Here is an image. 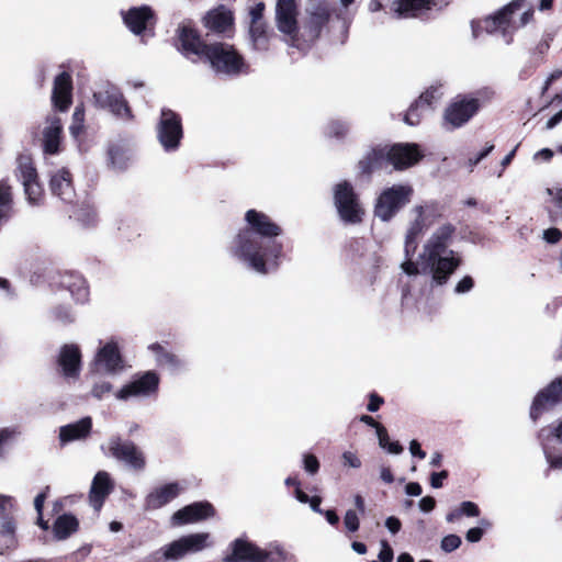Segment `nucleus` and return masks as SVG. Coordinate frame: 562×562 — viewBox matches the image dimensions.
<instances>
[{
    "label": "nucleus",
    "mask_w": 562,
    "mask_h": 562,
    "mask_svg": "<svg viewBox=\"0 0 562 562\" xmlns=\"http://www.w3.org/2000/svg\"><path fill=\"white\" fill-rule=\"evenodd\" d=\"M493 149H494V145L490 144V145H486V147L483 150H481L479 154H476L473 157H470L469 166L471 167V169L474 166H476L481 160H483L485 157H487L492 153Z\"/></svg>",
    "instance_id": "obj_59"
},
{
    "label": "nucleus",
    "mask_w": 562,
    "mask_h": 562,
    "mask_svg": "<svg viewBox=\"0 0 562 562\" xmlns=\"http://www.w3.org/2000/svg\"><path fill=\"white\" fill-rule=\"evenodd\" d=\"M106 110H109L115 117L124 122H132L134 120L132 109L130 108L122 92L114 97Z\"/></svg>",
    "instance_id": "obj_36"
},
{
    "label": "nucleus",
    "mask_w": 562,
    "mask_h": 562,
    "mask_svg": "<svg viewBox=\"0 0 562 562\" xmlns=\"http://www.w3.org/2000/svg\"><path fill=\"white\" fill-rule=\"evenodd\" d=\"M203 60L209 61L215 72L227 76L239 74L244 66L241 56L226 43L210 44Z\"/></svg>",
    "instance_id": "obj_7"
},
{
    "label": "nucleus",
    "mask_w": 562,
    "mask_h": 562,
    "mask_svg": "<svg viewBox=\"0 0 562 562\" xmlns=\"http://www.w3.org/2000/svg\"><path fill=\"white\" fill-rule=\"evenodd\" d=\"M63 136V123L59 116L50 114L46 117L42 131V145L45 154L56 155L59 151Z\"/></svg>",
    "instance_id": "obj_22"
},
{
    "label": "nucleus",
    "mask_w": 562,
    "mask_h": 562,
    "mask_svg": "<svg viewBox=\"0 0 562 562\" xmlns=\"http://www.w3.org/2000/svg\"><path fill=\"white\" fill-rule=\"evenodd\" d=\"M246 226L227 245L228 256L259 274L276 271L283 257V244L278 239L282 228L266 213L248 210Z\"/></svg>",
    "instance_id": "obj_2"
},
{
    "label": "nucleus",
    "mask_w": 562,
    "mask_h": 562,
    "mask_svg": "<svg viewBox=\"0 0 562 562\" xmlns=\"http://www.w3.org/2000/svg\"><path fill=\"white\" fill-rule=\"evenodd\" d=\"M426 108L416 100L408 109L404 116V122L411 126H415L419 123L422 114Z\"/></svg>",
    "instance_id": "obj_45"
},
{
    "label": "nucleus",
    "mask_w": 562,
    "mask_h": 562,
    "mask_svg": "<svg viewBox=\"0 0 562 562\" xmlns=\"http://www.w3.org/2000/svg\"><path fill=\"white\" fill-rule=\"evenodd\" d=\"M278 30L294 38L297 33L296 7L294 0H278L276 7Z\"/></svg>",
    "instance_id": "obj_21"
},
{
    "label": "nucleus",
    "mask_w": 562,
    "mask_h": 562,
    "mask_svg": "<svg viewBox=\"0 0 562 562\" xmlns=\"http://www.w3.org/2000/svg\"><path fill=\"white\" fill-rule=\"evenodd\" d=\"M91 429V417H83L78 422L61 426L59 428V441L64 446L76 440H83L90 435Z\"/></svg>",
    "instance_id": "obj_27"
},
{
    "label": "nucleus",
    "mask_w": 562,
    "mask_h": 562,
    "mask_svg": "<svg viewBox=\"0 0 562 562\" xmlns=\"http://www.w3.org/2000/svg\"><path fill=\"white\" fill-rule=\"evenodd\" d=\"M50 191L65 203H72L76 193L72 187L70 172L63 168L50 177Z\"/></svg>",
    "instance_id": "obj_26"
},
{
    "label": "nucleus",
    "mask_w": 562,
    "mask_h": 562,
    "mask_svg": "<svg viewBox=\"0 0 562 562\" xmlns=\"http://www.w3.org/2000/svg\"><path fill=\"white\" fill-rule=\"evenodd\" d=\"M19 435L14 427H5L0 429V458H3L8 448Z\"/></svg>",
    "instance_id": "obj_44"
},
{
    "label": "nucleus",
    "mask_w": 562,
    "mask_h": 562,
    "mask_svg": "<svg viewBox=\"0 0 562 562\" xmlns=\"http://www.w3.org/2000/svg\"><path fill=\"white\" fill-rule=\"evenodd\" d=\"M250 37L252 46L257 50H267L270 34L267 30L266 23L250 24Z\"/></svg>",
    "instance_id": "obj_38"
},
{
    "label": "nucleus",
    "mask_w": 562,
    "mask_h": 562,
    "mask_svg": "<svg viewBox=\"0 0 562 562\" xmlns=\"http://www.w3.org/2000/svg\"><path fill=\"white\" fill-rule=\"evenodd\" d=\"M108 454L124 462L133 470L142 471L145 469L146 460L142 450L130 440H122L119 436L111 437L106 442Z\"/></svg>",
    "instance_id": "obj_13"
},
{
    "label": "nucleus",
    "mask_w": 562,
    "mask_h": 562,
    "mask_svg": "<svg viewBox=\"0 0 562 562\" xmlns=\"http://www.w3.org/2000/svg\"><path fill=\"white\" fill-rule=\"evenodd\" d=\"M408 216L404 238L405 260L401 268L408 276L429 274L436 284L447 283L450 276L461 265L459 254L450 249L457 229L456 226L451 223L438 226L423 245L418 259L414 261L413 257L419 239L435 220L441 216V212L437 202L427 201L412 207Z\"/></svg>",
    "instance_id": "obj_1"
},
{
    "label": "nucleus",
    "mask_w": 562,
    "mask_h": 562,
    "mask_svg": "<svg viewBox=\"0 0 562 562\" xmlns=\"http://www.w3.org/2000/svg\"><path fill=\"white\" fill-rule=\"evenodd\" d=\"M120 92L121 91L113 86H108L104 89L98 90L93 92L92 95L93 104L99 109L106 110L114 97L119 95Z\"/></svg>",
    "instance_id": "obj_39"
},
{
    "label": "nucleus",
    "mask_w": 562,
    "mask_h": 562,
    "mask_svg": "<svg viewBox=\"0 0 562 562\" xmlns=\"http://www.w3.org/2000/svg\"><path fill=\"white\" fill-rule=\"evenodd\" d=\"M60 286L69 292L76 303H86L89 297V288L81 274L69 272L63 276Z\"/></svg>",
    "instance_id": "obj_28"
},
{
    "label": "nucleus",
    "mask_w": 562,
    "mask_h": 562,
    "mask_svg": "<svg viewBox=\"0 0 562 562\" xmlns=\"http://www.w3.org/2000/svg\"><path fill=\"white\" fill-rule=\"evenodd\" d=\"M156 137L166 153L177 151L183 137L181 116L170 109H161L156 125Z\"/></svg>",
    "instance_id": "obj_9"
},
{
    "label": "nucleus",
    "mask_w": 562,
    "mask_h": 562,
    "mask_svg": "<svg viewBox=\"0 0 562 562\" xmlns=\"http://www.w3.org/2000/svg\"><path fill=\"white\" fill-rule=\"evenodd\" d=\"M15 504L12 497L0 495V519L14 514Z\"/></svg>",
    "instance_id": "obj_50"
},
{
    "label": "nucleus",
    "mask_w": 562,
    "mask_h": 562,
    "mask_svg": "<svg viewBox=\"0 0 562 562\" xmlns=\"http://www.w3.org/2000/svg\"><path fill=\"white\" fill-rule=\"evenodd\" d=\"M380 546L381 550L379 552V560L381 562H392L394 553L389 542L386 540H381Z\"/></svg>",
    "instance_id": "obj_57"
},
{
    "label": "nucleus",
    "mask_w": 562,
    "mask_h": 562,
    "mask_svg": "<svg viewBox=\"0 0 562 562\" xmlns=\"http://www.w3.org/2000/svg\"><path fill=\"white\" fill-rule=\"evenodd\" d=\"M532 10L527 9L524 0L513 1L495 15L486 18L482 27L487 33L501 32L506 44L512 42V34L525 26L532 18Z\"/></svg>",
    "instance_id": "obj_4"
},
{
    "label": "nucleus",
    "mask_w": 562,
    "mask_h": 562,
    "mask_svg": "<svg viewBox=\"0 0 562 562\" xmlns=\"http://www.w3.org/2000/svg\"><path fill=\"white\" fill-rule=\"evenodd\" d=\"M16 520L14 514L0 519V535L3 537L7 548L16 546Z\"/></svg>",
    "instance_id": "obj_37"
},
{
    "label": "nucleus",
    "mask_w": 562,
    "mask_h": 562,
    "mask_svg": "<svg viewBox=\"0 0 562 562\" xmlns=\"http://www.w3.org/2000/svg\"><path fill=\"white\" fill-rule=\"evenodd\" d=\"M78 519L71 514H64L57 517L53 526V532L57 540H65L77 531Z\"/></svg>",
    "instance_id": "obj_35"
},
{
    "label": "nucleus",
    "mask_w": 562,
    "mask_h": 562,
    "mask_svg": "<svg viewBox=\"0 0 562 562\" xmlns=\"http://www.w3.org/2000/svg\"><path fill=\"white\" fill-rule=\"evenodd\" d=\"M58 366L66 379H77L81 369V351L75 344H67L60 348Z\"/></svg>",
    "instance_id": "obj_24"
},
{
    "label": "nucleus",
    "mask_w": 562,
    "mask_h": 562,
    "mask_svg": "<svg viewBox=\"0 0 562 562\" xmlns=\"http://www.w3.org/2000/svg\"><path fill=\"white\" fill-rule=\"evenodd\" d=\"M562 401V378L552 381L546 389L540 391L535 397L531 408L530 417L537 420L538 417Z\"/></svg>",
    "instance_id": "obj_15"
},
{
    "label": "nucleus",
    "mask_w": 562,
    "mask_h": 562,
    "mask_svg": "<svg viewBox=\"0 0 562 562\" xmlns=\"http://www.w3.org/2000/svg\"><path fill=\"white\" fill-rule=\"evenodd\" d=\"M476 99H461L454 101L445 112V122L452 128L460 127L467 123L479 110Z\"/></svg>",
    "instance_id": "obj_19"
},
{
    "label": "nucleus",
    "mask_w": 562,
    "mask_h": 562,
    "mask_svg": "<svg viewBox=\"0 0 562 562\" xmlns=\"http://www.w3.org/2000/svg\"><path fill=\"white\" fill-rule=\"evenodd\" d=\"M263 11H265V3L259 2L256 5H254L249 11L250 24L265 23L262 21Z\"/></svg>",
    "instance_id": "obj_56"
},
{
    "label": "nucleus",
    "mask_w": 562,
    "mask_h": 562,
    "mask_svg": "<svg viewBox=\"0 0 562 562\" xmlns=\"http://www.w3.org/2000/svg\"><path fill=\"white\" fill-rule=\"evenodd\" d=\"M205 26L215 33H225L233 24L232 13L224 7L210 11L204 18Z\"/></svg>",
    "instance_id": "obj_32"
},
{
    "label": "nucleus",
    "mask_w": 562,
    "mask_h": 562,
    "mask_svg": "<svg viewBox=\"0 0 562 562\" xmlns=\"http://www.w3.org/2000/svg\"><path fill=\"white\" fill-rule=\"evenodd\" d=\"M123 19L133 33L139 34L150 24L153 12L149 7L132 8L124 14Z\"/></svg>",
    "instance_id": "obj_31"
},
{
    "label": "nucleus",
    "mask_w": 562,
    "mask_h": 562,
    "mask_svg": "<svg viewBox=\"0 0 562 562\" xmlns=\"http://www.w3.org/2000/svg\"><path fill=\"white\" fill-rule=\"evenodd\" d=\"M213 544L209 532L183 536L153 552L147 562L177 561L189 553H196Z\"/></svg>",
    "instance_id": "obj_5"
},
{
    "label": "nucleus",
    "mask_w": 562,
    "mask_h": 562,
    "mask_svg": "<svg viewBox=\"0 0 562 562\" xmlns=\"http://www.w3.org/2000/svg\"><path fill=\"white\" fill-rule=\"evenodd\" d=\"M448 477V471L432 472L430 475V485L434 488H440L443 480Z\"/></svg>",
    "instance_id": "obj_60"
},
{
    "label": "nucleus",
    "mask_w": 562,
    "mask_h": 562,
    "mask_svg": "<svg viewBox=\"0 0 562 562\" xmlns=\"http://www.w3.org/2000/svg\"><path fill=\"white\" fill-rule=\"evenodd\" d=\"M457 508L459 510L460 517H477L480 515L479 506L470 501L462 502Z\"/></svg>",
    "instance_id": "obj_51"
},
{
    "label": "nucleus",
    "mask_w": 562,
    "mask_h": 562,
    "mask_svg": "<svg viewBox=\"0 0 562 562\" xmlns=\"http://www.w3.org/2000/svg\"><path fill=\"white\" fill-rule=\"evenodd\" d=\"M55 319L63 324H70L75 321V313L68 305H60L53 310Z\"/></svg>",
    "instance_id": "obj_47"
},
{
    "label": "nucleus",
    "mask_w": 562,
    "mask_h": 562,
    "mask_svg": "<svg viewBox=\"0 0 562 562\" xmlns=\"http://www.w3.org/2000/svg\"><path fill=\"white\" fill-rule=\"evenodd\" d=\"M552 41V37L550 34H547L536 46L535 48V53L533 54H538L539 56H542L544 55L548 49L550 48V43Z\"/></svg>",
    "instance_id": "obj_62"
},
{
    "label": "nucleus",
    "mask_w": 562,
    "mask_h": 562,
    "mask_svg": "<svg viewBox=\"0 0 562 562\" xmlns=\"http://www.w3.org/2000/svg\"><path fill=\"white\" fill-rule=\"evenodd\" d=\"M539 439L550 468L562 470V454H559L562 445V422L555 428L541 429Z\"/></svg>",
    "instance_id": "obj_14"
},
{
    "label": "nucleus",
    "mask_w": 562,
    "mask_h": 562,
    "mask_svg": "<svg viewBox=\"0 0 562 562\" xmlns=\"http://www.w3.org/2000/svg\"><path fill=\"white\" fill-rule=\"evenodd\" d=\"M344 524L348 531L355 532L359 529L360 521L355 510L349 509L346 512L344 517Z\"/></svg>",
    "instance_id": "obj_53"
},
{
    "label": "nucleus",
    "mask_w": 562,
    "mask_h": 562,
    "mask_svg": "<svg viewBox=\"0 0 562 562\" xmlns=\"http://www.w3.org/2000/svg\"><path fill=\"white\" fill-rule=\"evenodd\" d=\"M214 515L213 506L207 502H198L184 506L171 516L173 526H183L193 524L212 517Z\"/></svg>",
    "instance_id": "obj_20"
},
{
    "label": "nucleus",
    "mask_w": 562,
    "mask_h": 562,
    "mask_svg": "<svg viewBox=\"0 0 562 562\" xmlns=\"http://www.w3.org/2000/svg\"><path fill=\"white\" fill-rule=\"evenodd\" d=\"M334 202L342 222L358 224L362 221L364 211L349 182L341 181L334 187Z\"/></svg>",
    "instance_id": "obj_12"
},
{
    "label": "nucleus",
    "mask_w": 562,
    "mask_h": 562,
    "mask_svg": "<svg viewBox=\"0 0 562 562\" xmlns=\"http://www.w3.org/2000/svg\"><path fill=\"white\" fill-rule=\"evenodd\" d=\"M436 5V0H396L393 2V11L398 18H413Z\"/></svg>",
    "instance_id": "obj_30"
},
{
    "label": "nucleus",
    "mask_w": 562,
    "mask_h": 562,
    "mask_svg": "<svg viewBox=\"0 0 562 562\" xmlns=\"http://www.w3.org/2000/svg\"><path fill=\"white\" fill-rule=\"evenodd\" d=\"M383 403H384V400L381 396H379L375 393H371L369 396V403H368L367 409L371 413H374L381 407V405Z\"/></svg>",
    "instance_id": "obj_61"
},
{
    "label": "nucleus",
    "mask_w": 562,
    "mask_h": 562,
    "mask_svg": "<svg viewBox=\"0 0 562 562\" xmlns=\"http://www.w3.org/2000/svg\"><path fill=\"white\" fill-rule=\"evenodd\" d=\"M183 491L179 482H170L153 488L144 499L145 510L161 508L177 498Z\"/></svg>",
    "instance_id": "obj_18"
},
{
    "label": "nucleus",
    "mask_w": 562,
    "mask_h": 562,
    "mask_svg": "<svg viewBox=\"0 0 562 562\" xmlns=\"http://www.w3.org/2000/svg\"><path fill=\"white\" fill-rule=\"evenodd\" d=\"M112 389L113 385L108 381L95 382L91 389V395L97 400H102Z\"/></svg>",
    "instance_id": "obj_49"
},
{
    "label": "nucleus",
    "mask_w": 562,
    "mask_h": 562,
    "mask_svg": "<svg viewBox=\"0 0 562 562\" xmlns=\"http://www.w3.org/2000/svg\"><path fill=\"white\" fill-rule=\"evenodd\" d=\"M341 458L345 467H349L352 469H359L361 467V460L352 451H345Z\"/></svg>",
    "instance_id": "obj_55"
},
{
    "label": "nucleus",
    "mask_w": 562,
    "mask_h": 562,
    "mask_svg": "<svg viewBox=\"0 0 562 562\" xmlns=\"http://www.w3.org/2000/svg\"><path fill=\"white\" fill-rule=\"evenodd\" d=\"M442 95L441 87L431 86L418 98L419 103L425 108H429L434 102L438 101Z\"/></svg>",
    "instance_id": "obj_46"
},
{
    "label": "nucleus",
    "mask_w": 562,
    "mask_h": 562,
    "mask_svg": "<svg viewBox=\"0 0 562 562\" xmlns=\"http://www.w3.org/2000/svg\"><path fill=\"white\" fill-rule=\"evenodd\" d=\"M52 102L56 110L66 112L72 103V79L63 71L54 80Z\"/></svg>",
    "instance_id": "obj_23"
},
{
    "label": "nucleus",
    "mask_w": 562,
    "mask_h": 562,
    "mask_svg": "<svg viewBox=\"0 0 562 562\" xmlns=\"http://www.w3.org/2000/svg\"><path fill=\"white\" fill-rule=\"evenodd\" d=\"M83 131H85V108L82 104H79L75 108V111L72 113L71 124L69 126V133L75 139H78V137L83 133Z\"/></svg>",
    "instance_id": "obj_42"
},
{
    "label": "nucleus",
    "mask_w": 562,
    "mask_h": 562,
    "mask_svg": "<svg viewBox=\"0 0 562 562\" xmlns=\"http://www.w3.org/2000/svg\"><path fill=\"white\" fill-rule=\"evenodd\" d=\"M133 161L132 150L122 144H111L106 151V165L114 171H125Z\"/></svg>",
    "instance_id": "obj_29"
},
{
    "label": "nucleus",
    "mask_w": 562,
    "mask_h": 562,
    "mask_svg": "<svg viewBox=\"0 0 562 562\" xmlns=\"http://www.w3.org/2000/svg\"><path fill=\"white\" fill-rule=\"evenodd\" d=\"M12 209V194L10 187L0 182V223L10 216Z\"/></svg>",
    "instance_id": "obj_41"
},
{
    "label": "nucleus",
    "mask_w": 562,
    "mask_h": 562,
    "mask_svg": "<svg viewBox=\"0 0 562 562\" xmlns=\"http://www.w3.org/2000/svg\"><path fill=\"white\" fill-rule=\"evenodd\" d=\"M474 286V281L470 276L463 277L456 285L454 293L465 294L470 292Z\"/></svg>",
    "instance_id": "obj_54"
},
{
    "label": "nucleus",
    "mask_w": 562,
    "mask_h": 562,
    "mask_svg": "<svg viewBox=\"0 0 562 562\" xmlns=\"http://www.w3.org/2000/svg\"><path fill=\"white\" fill-rule=\"evenodd\" d=\"M113 490V482L105 471H99L92 481L91 488L89 492L90 505L95 512H99L103 506L105 498Z\"/></svg>",
    "instance_id": "obj_25"
},
{
    "label": "nucleus",
    "mask_w": 562,
    "mask_h": 562,
    "mask_svg": "<svg viewBox=\"0 0 562 562\" xmlns=\"http://www.w3.org/2000/svg\"><path fill=\"white\" fill-rule=\"evenodd\" d=\"M76 220L85 227L94 226L97 223L95 210L89 205L82 206L75 212Z\"/></svg>",
    "instance_id": "obj_43"
},
{
    "label": "nucleus",
    "mask_w": 562,
    "mask_h": 562,
    "mask_svg": "<svg viewBox=\"0 0 562 562\" xmlns=\"http://www.w3.org/2000/svg\"><path fill=\"white\" fill-rule=\"evenodd\" d=\"M385 527L391 533L395 535L401 530L402 522L397 517L390 516L385 520Z\"/></svg>",
    "instance_id": "obj_63"
},
{
    "label": "nucleus",
    "mask_w": 562,
    "mask_h": 562,
    "mask_svg": "<svg viewBox=\"0 0 562 562\" xmlns=\"http://www.w3.org/2000/svg\"><path fill=\"white\" fill-rule=\"evenodd\" d=\"M413 188L408 184H395L384 189L374 206V214L383 222L390 221L394 215L411 201Z\"/></svg>",
    "instance_id": "obj_10"
},
{
    "label": "nucleus",
    "mask_w": 562,
    "mask_h": 562,
    "mask_svg": "<svg viewBox=\"0 0 562 562\" xmlns=\"http://www.w3.org/2000/svg\"><path fill=\"white\" fill-rule=\"evenodd\" d=\"M178 49L192 60H203L204 52L210 46L201 41L198 33L190 26L182 25L177 31Z\"/></svg>",
    "instance_id": "obj_16"
},
{
    "label": "nucleus",
    "mask_w": 562,
    "mask_h": 562,
    "mask_svg": "<svg viewBox=\"0 0 562 562\" xmlns=\"http://www.w3.org/2000/svg\"><path fill=\"white\" fill-rule=\"evenodd\" d=\"M542 237L548 244L554 245L561 240L562 232L559 228L551 227L543 231Z\"/></svg>",
    "instance_id": "obj_58"
},
{
    "label": "nucleus",
    "mask_w": 562,
    "mask_h": 562,
    "mask_svg": "<svg viewBox=\"0 0 562 562\" xmlns=\"http://www.w3.org/2000/svg\"><path fill=\"white\" fill-rule=\"evenodd\" d=\"M16 177L21 180L30 203L35 204L42 196V188L37 181V173L30 158L20 157L18 160Z\"/></svg>",
    "instance_id": "obj_17"
},
{
    "label": "nucleus",
    "mask_w": 562,
    "mask_h": 562,
    "mask_svg": "<svg viewBox=\"0 0 562 562\" xmlns=\"http://www.w3.org/2000/svg\"><path fill=\"white\" fill-rule=\"evenodd\" d=\"M155 357L157 366L170 371H177L184 366V362L175 353L168 351L159 344H153L148 347Z\"/></svg>",
    "instance_id": "obj_33"
},
{
    "label": "nucleus",
    "mask_w": 562,
    "mask_h": 562,
    "mask_svg": "<svg viewBox=\"0 0 562 562\" xmlns=\"http://www.w3.org/2000/svg\"><path fill=\"white\" fill-rule=\"evenodd\" d=\"M231 552L224 558V562H285L286 552L278 544L262 550L255 543L238 538L229 544Z\"/></svg>",
    "instance_id": "obj_6"
},
{
    "label": "nucleus",
    "mask_w": 562,
    "mask_h": 562,
    "mask_svg": "<svg viewBox=\"0 0 562 562\" xmlns=\"http://www.w3.org/2000/svg\"><path fill=\"white\" fill-rule=\"evenodd\" d=\"M159 383L160 378L155 371L137 373L115 393V398L126 402L154 397L158 393Z\"/></svg>",
    "instance_id": "obj_8"
},
{
    "label": "nucleus",
    "mask_w": 562,
    "mask_h": 562,
    "mask_svg": "<svg viewBox=\"0 0 562 562\" xmlns=\"http://www.w3.org/2000/svg\"><path fill=\"white\" fill-rule=\"evenodd\" d=\"M303 467L308 474L314 475L319 470V461L314 454L305 453L303 456Z\"/></svg>",
    "instance_id": "obj_52"
},
{
    "label": "nucleus",
    "mask_w": 562,
    "mask_h": 562,
    "mask_svg": "<svg viewBox=\"0 0 562 562\" xmlns=\"http://www.w3.org/2000/svg\"><path fill=\"white\" fill-rule=\"evenodd\" d=\"M350 131V125L348 122L342 120H331L329 121L324 130V133L329 138L344 139Z\"/></svg>",
    "instance_id": "obj_40"
},
{
    "label": "nucleus",
    "mask_w": 562,
    "mask_h": 562,
    "mask_svg": "<svg viewBox=\"0 0 562 562\" xmlns=\"http://www.w3.org/2000/svg\"><path fill=\"white\" fill-rule=\"evenodd\" d=\"M423 158L417 144H395L389 147L375 148L369 151L358 164L362 173H370L390 162L397 170L409 168Z\"/></svg>",
    "instance_id": "obj_3"
},
{
    "label": "nucleus",
    "mask_w": 562,
    "mask_h": 562,
    "mask_svg": "<svg viewBox=\"0 0 562 562\" xmlns=\"http://www.w3.org/2000/svg\"><path fill=\"white\" fill-rule=\"evenodd\" d=\"M91 370L110 376L119 375L126 370V363L116 339L111 338L98 348L91 362Z\"/></svg>",
    "instance_id": "obj_11"
},
{
    "label": "nucleus",
    "mask_w": 562,
    "mask_h": 562,
    "mask_svg": "<svg viewBox=\"0 0 562 562\" xmlns=\"http://www.w3.org/2000/svg\"><path fill=\"white\" fill-rule=\"evenodd\" d=\"M461 538L457 535H448L442 538L440 542V548L442 551L450 553L457 550L461 546Z\"/></svg>",
    "instance_id": "obj_48"
},
{
    "label": "nucleus",
    "mask_w": 562,
    "mask_h": 562,
    "mask_svg": "<svg viewBox=\"0 0 562 562\" xmlns=\"http://www.w3.org/2000/svg\"><path fill=\"white\" fill-rule=\"evenodd\" d=\"M483 537V529L481 527H474L467 531L465 539L469 542H479Z\"/></svg>",
    "instance_id": "obj_64"
},
{
    "label": "nucleus",
    "mask_w": 562,
    "mask_h": 562,
    "mask_svg": "<svg viewBox=\"0 0 562 562\" xmlns=\"http://www.w3.org/2000/svg\"><path fill=\"white\" fill-rule=\"evenodd\" d=\"M329 16L330 12L327 5H318L313 12H311L306 23V27L308 29V36L311 40L318 37L323 26L328 22Z\"/></svg>",
    "instance_id": "obj_34"
}]
</instances>
